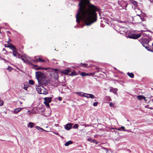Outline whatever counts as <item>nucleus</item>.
Masks as SVG:
<instances>
[{
  "label": "nucleus",
  "mask_w": 153,
  "mask_h": 153,
  "mask_svg": "<svg viewBox=\"0 0 153 153\" xmlns=\"http://www.w3.org/2000/svg\"><path fill=\"white\" fill-rule=\"evenodd\" d=\"M126 37L134 39V34L133 33V32H127L126 34Z\"/></svg>",
  "instance_id": "0eeeda50"
},
{
  "label": "nucleus",
  "mask_w": 153,
  "mask_h": 153,
  "mask_svg": "<svg viewBox=\"0 0 153 153\" xmlns=\"http://www.w3.org/2000/svg\"><path fill=\"white\" fill-rule=\"evenodd\" d=\"M71 76L76 75H77L75 71L72 72L70 74H69Z\"/></svg>",
  "instance_id": "cd10ccee"
},
{
  "label": "nucleus",
  "mask_w": 153,
  "mask_h": 153,
  "mask_svg": "<svg viewBox=\"0 0 153 153\" xmlns=\"http://www.w3.org/2000/svg\"><path fill=\"white\" fill-rule=\"evenodd\" d=\"M23 108H16L13 111V113L14 114H16L20 112Z\"/></svg>",
  "instance_id": "9b49d317"
},
{
  "label": "nucleus",
  "mask_w": 153,
  "mask_h": 153,
  "mask_svg": "<svg viewBox=\"0 0 153 153\" xmlns=\"http://www.w3.org/2000/svg\"><path fill=\"white\" fill-rule=\"evenodd\" d=\"M56 134V135H58V133Z\"/></svg>",
  "instance_id": "09e8293b"
},
{
  "label": "nucleus",
  "mask_w": 153,
  "mask_h": 153,
  "mask_svg": "<svg viewBox=\"0 0 153 153\" xmlns=\"http://www.w3.org/2000/svg\"><path fill=\"white\" fill-rule=\"evenodd\" d=\"M75 94H77L79 96L81 97H86V93H84L83 92H76L74 93Z\"/></svg>",
  "instance_id": "6e6552de"
},
{
  "label": "nucleus",
  "mask_w": 153,
  "mask_h": 153,
  "mask_svg": "<svg viewBox=\"0 0 153 153\" xmlns=\"http://www.w3.org/2000/svg\"><path fill=\"white\" fill-rule=\"evenodd\" d=\"M44 104L46 105V106L48 107H50L49 103L44 102Z\"/></svg>",
  "instance_id": "72a5a7b5"
},
{
  "label": "nucleus",
  "mask_w": 153,
  "mask_h": 153,
  "mask_svg": "<svg viewBox=\"0 0 153 153\" xmlns=\"http://www.w3.org/2000/svg\"><path fill=\"white\" fill-rule=\"evenodd\" d=\"M134 6H137V1H134Z\"/></svg>",
  "instance_id": "4c0bfd02"
},
{
  "label": "nucleus",
  "mask_w": 153,
  "mask_h": 153,
  "mask_svg": "<svg viewBox=\"0 0 153 153\" xmlns=\"http://www.w3.org/2000/svg\"><path fill=\"white\" fill-rule=\"evenodd\" d=\"M78 127V125L77 124H75L74 126H73V128H77Z\"/></svg>",
  "instance_id": "7c9ffc66"
},
{
  "label": "nucleus",
  "mask_w": 153,
  "mask_h": 153,
  "mask_svg": "<svg viewBox=\"0 0 153 153\" xmlns=\"http://www.w3.org/2000/svg\"><path fill=\"white\" fill-rule=\"evenodd\" d=\"M58 99L59 101H61L62 100V98L61 97H59L58 98Z\"/></svg>",
  "instance_id": "58836bf2"
},
{
  "label": "nucleus",
  "mask_w": 153,
  "mask_h": 153,
  "mask_svg": "<svg viewBox=\"0 0 153 153\" xmlns=\"http://www.w3.org/2000/svg\"><path fill=\"white\" fill-rule=\"evenodd\" d=\"M150 2L153 4V0H149Z\"/></svg>",
  "instance_id": "79ce46f5"
},
{
  "label": "nucleus",
  "mask_w": 153,
  "mask_h": 153,
  "mask_svg": "<svg viewBox=\"0 0 153 153\" xmlns=\"http://www.w3.org/2000/svg\"><path fill=\"white\" fill-rule=\"evenodd\" d=\"M52 98L51 97H45L44 98L45 101L44 102L46 103H50L51 101Z\"/></svg>",
  "instance_id": "9d476101"
},
{
  "label": "nucleus",
  "mask_w": 153,
  "mask_h": 153,
  "mask_svg": "<svg viewBox=\"0 0 153 153\" xmlns=\"http://www.w3.org/2000/svg\"><path fill=\"white\" fill-rule=\"evenodd\" d=\"M44 104L46 105V106L48 107H50L49 103L44 102Z\"/></svg>",
  "instance_id": "f704fd0d"
},
{
  "label": "nucleus",
  "mask_w": 153,
  "mask_h": 153,
  "mask_svg": "<svg viewBox=\"0 0 153 153\" xmlns=\"http://www.w3.org/2000/svg\"><path fill=\"white\" fill-rule=\"evenodd\" d=\"M3 51H6V50H5V49L4 48H3Z\"/></svg>",
  "instance_id": "a18cd8bd"
},
{
  "label": "nucleus",
  "mask_w": 153,
  "mask_h": 153,
  "mask_svg": "<svg viewBox=\"0 0 153 153\" xmlns=\"http://www.w3.org/2000/svg\"><path fill=\"white\" fill-rule=\"evenodd\" d=\"M79 9L76 15V21L79 23L82 20L87 25H90L97 21L96 12L98 9L89 3V0H81L79 3Z\"/></svg>",
  "instance_id": "f257e3e1"
},
{
  "label": "nucleus",
  "mask_w": 153,
  "mask_h": 153,
  "mask_svg": "<svg viewBox=\"0 0 153 153\" xmlns=\"http://www.w3.org/2000/svg\"><path fill=\"white\" fill-rule=\"evenodd\" d=\"M70 71L69 70H65L63 71V73L65 74H68L69 72Z\"/></svg>",
  "instance_id": "393cba45"
},
{
  "label": "nucleus",
  "mask_w": 153,
  "mask_h": 153,
  "mask_svg": "<svg viewBox=\"0 0 153 153\" xmlns=\"http://www.w3.org/2000/svg\"><path fill=\"white\" fill-rule=\"evenodd\" d=\"M34 126V123H33L30 122L27 125L28 127H30V128H32Z\"/></svg>",
  "instance_id": "a211bd4d"
},
{
  "label": "nucleus",
  "mask_w": 153,
  "mask_h": 153,
  "mask_svg": "<svg viewBox=\"0 0 153 153\" xmlns=\"http://www.w3.org/2000/svg\"><path fill=\"white\" fill-rule=\"evenodd\" d=\"M25 63H26L27 59L26 58H24L22 56H21L20 58Z\"/></svg>",
  "instance_id": "bb28decb"
},
{
  "label": "nucleus",
  "mask_w": 153,
  "mask_h": 153,
  "mask_svg": "<svg viewBox=\"0 0 153 153\" xmlns=\"http://www.w3.org/2000/svg\"><path fill=\"white\" fill-rule=\"evenodd\" d=\"M142 34V33L140 32L138 33H136L134 31V39H137L140 37Z\"/></svg>",
  "instance_id": "4468645a"
},
{
  "label": "nucleus",
  "mask_w": 153,
  "mask_h": 153,
  "mask_svg": "<svg viewBox=\"0 0 153 153\" xmlns=\"http://www.w3.org/2000/svg\"><path fill=\"white\" fill-rule=\"evenodd\" d=\"M109 105L110 106H113V104H112V102H110L109 103Z\"/></svg>",
  "instance_id": "ea45409f"
},
{
  "label": "nucleus",
  "mask_w": 153,
  "mask_h": 153,
  "mask_svg": "<svg viewBox=\"0 0 153 153\" xmlns=\"http://www.w3.org/2000/svg\"><path fill=\"white\" fill-rule=\"evenodd\" d=\"M87 65L86 64L82 63H81L80 64V66L81 67H87Z\"/></svg>",
  "instance_id": "c85d7f7f"
},
{
  "label": "nucleus",
  "mask_w": 153,
  "mask_h": 153,
  "mask_svg": "<svg viewBox=\"0 0 153 153\" xmlns=\"http://www.w3.org/2000/svg\"><path fill=\"white\" fill-rule=\"evenodd\" d=\"M29 82L30 85H33L34 83V82L32 80H29Z\"/></svg>",
  "instance_id": "c756f323"
},
{
  "label": "nucleus",
  "mask_w": 153,
  "mask_h": 153,
  "mask_svg": "<svg viewBox=\"0 0 153 153\" xmlns=\"http://www.w3.org/2000/svg\"><path fill=\"white\" fill-rule=\"evenodd\" d=\"M135 11L136 13L137 16H135L136 18H137L138 19L139 22H141L143 21V18L140 16L141 14V11L140 10L138 9H135Z\"/></svg>",
  "instance_id": "39448f33"
},
{
  "label": "nucleus",
  "mask_w": 153,
  "mask_h": 153,
  "mask_svg": "<svg viewBox=\"0 0 153 153\" xmlns=\"http://www.w3.org/2000/svg\"><path fill=\"white\" fill-rule=\"evenodd\" d=\"M86 96V97L88 98H90L91 99H93L95 98V97L94 95L92 94H88L87 93Z\"/></svg>",
  "instance_id": "2eb2a0df"
},
{
  "label": "nucleus",
  "mask_w": 153,
  "mask_h": 153,
  "mask_svg": "<svg viewBox=\"0 0 153 153\" xmlns=\"http://www.w3.org/2000/svg\"><path fill=\"white\" fill-rule=\"evenodd\" d=\"M152 46H153V48L152 49H150V50H149V51H151L152 52H153V43L152 44Z\"/></svg>",
  "instance_id": "a19ab883"
},
{
  "label": "nucleus",
  "mask_w": 153,
  "mask_h": 153,
  "mask_svg": "<svg viewBox=\"0 0 153 153\" xmlns=\"http://www.w3.org/2000/svg\"><path fill=\"white\" fill-rule=\"evenodd\" d=\"M139 41L147 50H150V48L149 47L148 44L149 41L147 39L143 38Z\"/></svg>",
  "instance_id": "20e7f679"
},
{
  "label": "nucleus",
  "mask_w": 153,
  "mask_h": 153,
  "mask_svg": "<svg viewBox=\"0 0 153 153\" xmlns=\"http://www.w3.org/2000/svg\"><path fill=\"white\" fill-rule=\"evenodd\" d=\"M98 104V102H95L93 103V105L94 106H97V105Z\"/></svg>",
  "instance_id": "c9c22d12"
},
{
  "label": "nucleus",
  "mask_w": 153,
  "mask_h": 153,
  "mask_svg": "<svg viewBox=\"0 0 153 153\" xmlns=\"http://www.w3.org/2000/svg\"><path fill=\"white\" fill-rule=\"evenodd\" d=\"M117 88H114L112 87L111 88L110 90V92H112L116 94H117Z\"/></svg>",
  "instance_id": "ddd939ff"
},
{
  "label": "nucleus",
  "mask_w": 153,
  "mask_h": 153,
  "mask_svg": "<svg viewBox=\"0 0 153 153\" xmlns=\"http://www.w3.org/2000/svg\"><path fill=\"white\" fill-rule=\"evenodd\" d=\"M4 104V102L3 100H0V106H2Z\"/></svg>",
  "instance_id": "2f4dec72"
},
{
  "label": "nucleus",
  "mask_w": 153,
  "mask_h": 153,
  "mask_svg": "<svg viewBox=\"0 0 153 153\" xmlns=\"http://www.w3.org/2000/svg\"><path fill=\"white\" fill-rule=\"evenodd\" d=\"M88 140L91 142H93L94 143H97V141L94 139H92L91 138H89L88 139Z\"/></svg>",
  "instance_id": "412c9836"
},
{
  "label": "nucleus",
  "mask_w": 153,
  "mask_h": 153,
  "mask_svg": "<svg viewBox=\"0 0 153 153\" xmlns=\"http://www.w3.org/2000/svg\"><path fill=\"white\" fill-rule=\"evenodd\" d=\"M27 86H25V85L24 87H23V88L24 89H25V90L27 91Z\"/></svg>",
  "instance_id": "e433bc0d"
},
{
  "label": "nucleus",
  "mask_w": 153,
  "mask_h": 153,
  "mask_svg": "<svg viewBox=\"0 0 153 153\" xmlns=\"http://www.w3.org/2000/svg\"><path fill=\"white\" fill-rule=\"evenodd\" d=\"M58 125H59V124H55V126H56V127L58 126Z\"/></svg>",
  "instance_id": "37998d69"
},
{
  "label": "nucleus",
  "mask_w": 153,
  "mask_h": 153,
  "mask_svg": "<svg viewBox=\"0 0 153 153\" xmlns=\"http://www.w3.org/2000/svg\"><path fill=\"white\" fill-rule=\"evenodd\" d=\"M7 69L9 71H10L12 69V68L8 66L7 68Z\"/></svg>",
  "instance_id": "473e14b6"
},
{
  "label": "nucleus",
  "mask_w": 153,
  "mask_h": 153,
  "mask_svg": "<svg viewBox=\"0 0 153 153\" xmlns=\"http://www.w3.org/2000/svg\"><path fill=\"white\" fill-rule=\"evenodd\" d=\"M116 130L119 131H127L125 130V127L124 126H122L118 128H116Z\"/></svg>",
  "instance_id": "6ab92c4d"
},
{
  "label": "nucleus",
  "mask_w": 153,
  "mask_h": 153,
  "mask_svg": "<svg viewBox=\"0 0 153 153\" xmlns=\"http://www.w3.org/2000/svg\"><path fill=\"white\" fill-rule=\"evenodd\" d=\"M36 128L39 131H45V132H47V131L44 130L42 128L38 126H36Z\"/></svg>",
  "instance_id": "aec40b11"
},
{
  "label": "nucleus",
  "mask_w": 153,
  "mask_h": 153,
  "mask_svg": "<svg viewBox=\"0 0 153 153\" xmlns=\"http://www.w3.org/2000/svg\"><path fill=\"white\" fill-rule=\"evenodd\" d=\"M7 47L9 48L10 49H15L16 48L13 45H8L7 46Z\"/></svg>",
  "instance_id": "b1692460"
},
{
  "label": "nucleus",
  "mask_w": 153,
  "mask_h": 153,
  "mask_svg": "<svg viewBox=\"0 0 153 153\" xmlns=\"http://www.w3.org/2000/svg\"><path fill=\"white\" fill-rule=\"evenodd\" d=\"M36 77L39 83H42V81L45 80L46 78L45 75L40 72H36Z\"/></svg>",
  "instance_id": "7ed1b4c3"
},
{
  "label": "nucleus",
  "mask_w": 153,
  "mask_h": 153,
  "mask_svg": "<svg viewBox=\"0 0 153 153\" xmlns=\"http://www.w3.org/2000/svg\"><path fill=\"white\" fill-rule=\"evenodd\" d=\"M72 141L71 140H70L65 143V146H68V145L72 144Z\"/></svg>",
  "instance_id": "4be33fe9"
},
{
  "label": "nucleus",
  "mask_w": 153,
  "mask_h": 153,
  "mask_svg": "<svg viewBox=\"0 0 153 153\" xmlns=\"http://www.w3.org/2000/svg\"><path fill=\"white\" fill-rule=\"evenodd\" d=\"M150 108V109H152V108Z\"/></svg>",
  "instance_id": "de8ad7c7"
},
{
  "label": "nucleus",
  "mask_w": 153,
  "mask_h": 153,
  "mask_svg": "<svg viewBox=\"0 0 153 153\" xmlns=\"http://www.w3.org/2000/svg\"><path fill=\"white\" fill-rule=\"evenodd\" d=\"M127 74L130 77L132 78L134 77V74L133 73H129V72L127 73Z\"/></svg>",
  "instance_id": "a878e982"
},
{
  "label": "nucleus",
  "mask_w": 153,
  "mask_h": 153,
  "mask_svg": "<svg viewBox=\"0 0 153 153\" xmlns=\"http://www.w3.org/2000/svg\"><path fill=\"white\" fill-rule=\"evenodd\" d=\"M7 42L8 44H9L10 42V41H8Z\"/></svg>",
  "instance_id": "c03bdc74"
},
{
  "label": "nucleus",
  "mask_w": 153,
  "mask_h": 153,
  "mask_svg": "<svg viewBox=\"0 0 153 153\" xmlns=\"http://www.w3.org/2000/svg\"><path fill=\"white\" fill-rule=\"evenodd\" d=\"M36 88L39 94L46 95L48 93L47 90L41 85H36Z\"/></svg>",
  "instance_id": "f03ea898"
},
{
  "label": "nucleus",
  "mask_w": 153,
  "mask_h": 153,
  "mask_svg": "<svg viewBox=\"0 0 153 153\" xmlns=\"http://www.w3.org/2000/svg\"><path fill=\"white\" fill-rule=\"evenodd\" d=\"M20 104H22V102H20Z\"/></svg>",
  "instance_id": "49530a36"
},
{
  "label": "nucleus",
  "mask_w": 153,
  "mask_h": 153,
  "mask_svg": "<svg viewBox=\"0 0 153 153\" xmlns=\"http://www.w3.org/2000/svg\"><path fill=\"white\" fill-rule=\"evenodd\" d=\"M13 54L14 56H16V57H18L19 58H20L21 55L18 53L17 51H13Z\"/></svg>",
  "instance_id": "f8f14e48"
},
{
  "label": "nucleus",
  "mask_w": 153,
  "mask_h": 153,
  "mask_svg": "<svg viewBox=\"0 0 153 153\" xmlns=\"http://www.w3.org/2000/svg\"><path fill=\"white\" fill-rule=\"evenodd\" d=\"M72 125L71 123H68L65 126V128L66 130H69L71 128Z\"/></svg>",
  "instance_id": "1a4fd4ad"
},
{
  "label": "nucleus",
  "mask_w": 153,
  "mask_h": 153,
  "mask_svg": "<svg viewBox=\"0 0 153 153\" xmlns=\"http://www.w3.org/2000/svg\"><path fill=\"white\" fill-rule=\"evenodd\" d=\"M80 75L82 76H88L89 74L88 73L82 72L80 74Z\"/></svg>",
  "instance_id": "5701e85b"
},
{
  "label": "nucleus",
  "mask_w": 153,
  "mask_h": 153,
  "mask_svg": "<svg viewBox=\"0 0 153 153\" xmlns=\"http://www.w3.org/2000/svg\"><path fill=\"white\" fill-rule=\"evenodd\" d=\"M33 61L34 62H45V60L43 59H42L41 58H39L38 59H36L33 60Z\"/></svg>",
  "instance_id": "dca6fc26"
},
{
  "label": "nucleus",
  "mask_w": 153,
  "mask_h": 153,
  "mask_svg": "<svg viewBox=\"0 0 153 153\" xmlns=\"http://www.w3.org/2000/svg\"><path fill=\"white\" fill-rule=\"evenodd\" d=\"M137 98L139 100H141L142 99H143L146 101L147 100L146 99V97L143 96L141 95H139L137 96Z\"/></svg>",
  "instance_id": "f3484780"
},
{
  "label": "nucleus",
  "mask_w": 153,
  "mask_h": 153,
  "mask_svg": "<svg viewBox=\"0 0 153 153\" xmlns=\"http://www.w3.org/2000/svg\"><path fill=\"white\" fill-rule=\"evenodd\" d=\"M33 68L34 69H35L36 70H39L40 69H42L46 71H47L48 70H50V71H51L52 70H53L55 71L56 72L57 71H58V70L56 69H55L53 70L52 69H50V68H42L41 67H38L36 65H34L33 66Z\"/></svg>",
  "instance_id": "423d86ee"
}]
</instances>
